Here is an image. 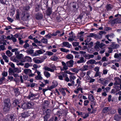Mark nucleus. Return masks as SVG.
Here are the masks:
<instances>
[{
    "label": "nucleus",
    "instance_id": "16",
    "mask_svg": "<svg viewBox=\"0 0 121 121\" xmlns=\"http://www.w3.org/2000/svg\"><path fill=\"white\" fill-rule=\"evenodd\" d=\"M24 59L25 60H22L21 61L23 62H24L25 61L31 62L32 61V60L31 58L29 56H26L25 57Z\"/></svg>",
    "mask_w": 121,
    "mask_h": 121
},
{
    "label": "nucleus",
    "instance_id": "45",
    "mask_svg": "<svg viewBox=\"0 0 121 121\" xmlns=\"http://www.w3.org/2000/svg\"><path fill=\"white\" fill-rule=\"evenodd\" d=\"M37 80H41L43 79V78L41 76V75H37L35 77Z\"/></svg>",
    "mask_w": 121,
    "mask_h": 121
},
{
    "label": "nucleus",
    "instance_id": "59",
    "mask_svg": "<svg viewBox=\"0 0 121 121\" xmlns=\"http://www.w3.org/2000/svg\"><path fill=\"white\" fill-rule=\"evenodd\" d=\"M106 37L109 41L111 42L112 41V40L110 39L109 38V37H111V35H106Z\"/></svg>",
    "mask_w": 121,
    "mask_h": 121
},
{
    "label": "nucleus",
    "instance_id": "61",
    "mask_svg": "<svg viewBox=\"0 0 121 121\" xmlns=\"http://www.w3.org/2000/svg\"><path fill=\"white\" fill-rule=\"evenodd\" d=\"M80 54L78 52L76 55L75 56V58H80Z\"/></svg>",
    "mask_w": 121,
    "mask_h": 121
},
{
    "label": "nucleus",
    "instance_id": "44",
    "mask_svg": "<svg viewBox=\"0 0 121 121\" xmlns=\"http://www.w3.org/2000/svg\"><path fill=\"white\" fill-rule=\"evenodd\" d=\"M45 54H44V55L42 56L41 58H39L41 59V60L42 61V62H43L47 58V56L45 55Z\"/></svg>",
    "mask_w": 121,
    "mask_h": 121
},
{
    "label": "nucleus",
    "instance_id": "22",
    "mask_svg": "<svg viewBox=\"0 0 121 121\" xmlns=\"http://www.w3.org/2000/svg\"><path fill=\"white\" fill-rule=\"evenodd\" d=\"M48 71L45 70L43 72L44 76L47 78L50 77L51 76L50 74Z\"/></svg>",
    "mask_w": 121,
    "mask_h": 121
},
{
    "label": "nucleus",
    "instance_id": "24",
    "mask_svg": "<svg viewBox=\"0 0 121 121\" xmlns=\"http://www.w3.org/2000/svg\"><path fill=\"white\" fill-rule=\"evenodd\" d=\"M24 73L26 74L29 75L30 73H31V70L30 69H26L24 70Z\"/></svg>",
    "mask_w": 121,
    "mask_h": 121
},
{
    "label": "nucleus",
    "instance_id": "42",
    "mask_svg": "<svg viewBox=\"0 0 121 121\" xmlns=\"http://www.w3.org/2000/svg\"><path fill=\"white\" fill-rule=\"evenodd\" d=\"M44 54L47 55L48 56H52L53 54V53L51 52L47 51Z\"/></svg>",
    "mask_w": 121,
    "mask_h": 121
},
{
    "label": "nucleus",
    "instance_id": "50",
    "mask_svg": "<svg viewBox=\"0 0 121 121\" xmlns=\"http://www.w3.org/2000/svg\"><path fill=\"white\" fill-rule=\"evenodd\" d=\"M47 41H48L47 39L44 38H43V39H42L41 41L42 42L45 44L47 43Z\"/></svg>",
    "mask_w": 121,
    "mask_h": 121
},
{
    "label": "nucleus",
    "instance_id": "48",
    "mask_svg": "<svg viewBox=\"0 0 121 121\" xmlns=\"http://www.w3.org/2000/svg\"><path fill=\"white\" fill-rule=\"evenodd\" d=\"M72 44L73 47H76L79 45V43L77 42H74L72 43Z\"/></svg>",
    "mask_w": 121,
    "mask_h": 121
},
{
    "label": "nucleus",
    "instance_id": "11",
    "mask_svg": "<svg viewBox=\"0 0 121 121\" xmlns=\"http://www.w3.org/2000/svg\"><path fill=\"white\" fill-rule=\"evenodd\" d=\"M51 113V111L50 110L48 109L46 111V114L44 117V121H47L48 118L50 117Z\"/></svg>",
    "mask_w": 121,
    "mask_h": 121
},
{
    "label": "nucleus",
    "instance_id": "13",
    "mask_svg": "<svg viewBox=\"0 0 121 121\" xmlns=\"http://www.w3.org/2000/svg\"><path fill=\"white\" fill-rule=\"evenodd\" d=\"M39 58L38 57H35L33 59V61L35 63L37 64L42 63V61L41 60V59H38Z\"/></svg>",
    "mask_w": 121,
    "mask_h": 121
},
{
    "label": "nucleus",
    "instance_id": "41",
    "mask_svg": "<svg viewBox=\"0 0 121 121\" xmlns=\"http://www.w3.org/2000/svg\"><path fill=\"white\" fill-rule=\"evenodd\" d=\"M69 78L70 81L72 82V81H74L73 80L75 79L76 77L73 75H71L70 76Z\"/></svg>",
    "mask_w": 121,
    "mask_h": 121
},
{
    "label": "nucleus",
    "instance_id": "21",
    "mask_svg": "<svg viewBox=\"0 0 121 121\" xmlns=\"http://www.w3.org/2000/svg\"><path fill=\"white\" fill-rule=\"evenodd\" d=\"M97 63H97H96V61L95 60L93 59H91L89 60L88 61L86 62V64H96Z\"/></svg>",
    "mask_w": 121,
    "mask_h": 121
},
{
    "label": "nucleus",
    "instance_id": "5",
    "mask_svg": "<svg viewBox=\"0 0 121 121\" xmlns=\"http://www.w3.org/2000/svg\"><path fill=\"white\" fill-rule=\"evenodd\" d=\"M16 118L15 117L13 114L6 116L5 120L6 121H13Z\"/></svg>",
    "mask_w": 121,
    "mask_h": 121
},
{
    "label": "nucleus",
    "instance_id": "6",
    "mask_svg": "<svg viewBox=\"0 0 121 121\" xmlns=\"http://www.w3.org/2000/svg\"><path fill=\"white\" fill-rule=\"evenodd\" d=\"M36 95V94H34L30 92L29 94L28 98L32 100L34 99H38L39 98L38 97H35Z\"/></svg>",
    "mask_w": 121,
    "mask_h": 121
},
{
    "label": "nucleus",
    "instance_id": "1",
    "mask_svg": "<svg viewBox=\"0 0 121 121\" xmlns=\"http://www.w3.org/2000/svg\"><path fill=\"white\" fill-rule=\"evenodd\" d=\"M115 17H117L114 19H110L109 20V22L112 26H113L115 24H118L121 23V15L117 14L115 15Z\"/></svg>",
    "mask_w": 121,
    "mask_h": 121
},
{
    "label": "nucleus",
    "instance_id": "32",
    "mask_svg": "<svg viewBox=\"0 0 121 121\" xmlns=\"http://www.w3.org/2000/svg\"><path fill=\"white\" fill-rule=\"evenodd\" d=\"M71 70L73 72H74L76 73H78L80 70L79 69H78L77 68H73L71 69Z\"/></svg>",
    "mask_w": 121,
    "mask_h": 121
},
{
    "label": "nucleus",
    "instance_id": "37",
    "mask_svg": "<svg viewBox=\"0 0 121 121\" xmlns=\"http://www.w3.org/2000/svg\"><path fill=\"white\" fill-rule=\"evenodd\" d=\"M6 54L9 57L11 56L12 55V53L9 50L7 51L6 52Z\"/></svg>",
    "mask_w": 121,
    "mask_h": 121
},
{
    "label": "nucleus",
    "instance_id": "17",
    "mask_svg": "<svg viewBox=\"0 0 121 121\" xmlns=\"http://www.w3.org/2000/svg\"><path fill=\"white\" fill-rule=\"evenodd\" d=\"M52 13V9L50 7L48 8L46 11V13L47 16H49L51 15Z\"/></svg>",
    "mask_w": 121,
    "mask_h": 121
},
{
    "label": "nucleus",
    "instance_id": "25",
    "mask_svg": "<svg viewBox=\"0 0 121 121\" xmlns=\"http://www.w3.org/2000/svg\"><path fill=\"white\" fill-rule=\"evenodd\" d=\"M27 104L28 108H32L34 105V104L31 102H28Z\"/></svg>",
    "mask_w": 121,
    "mask_h": 121
},
{
    "label": "nucleus",
    "instance_id": "34",
    "mask_svg": "<svg viewBox=\"0 0 121 121\" xmlns=\"http://www.w3.org/2000/svg\"><path fill=\"white\" fill-rule=\"evenodd\" d=\"M56 84L55 85H54V82H52V86H51L49 88V89L50 90H51V89H53L54 88H55V87L57 85H58V83L57 82H55Z\"/></svg>",
    "mask_w": 121,
    "mask_h": 121
},
{
    "label": "nucleus",
    "instance_id": "3",
    "mask_svg": "<svg viewBox=\"0 0 121 121\" xmlns=\"http://www.w3.org/2000/svg\"><path fill=\"white\" fill-rule=\"evenodd\" d=\"M50 67L45 66L44 68V69L45 70L49 71L52 72H54L56 70V67L54 64H50Z\"/></svg>",
    "mask_w": 121,
    "mask_h": 121
},
{
    "label": "nucleus",
    "instance_id": "47",
    "mask_svg": "<svg viewBox=\"0 0 121 121\" xmlns=\"http://www.w3.org/2000/svg\"><path fill=\"white\" fill-rule=\"evenodd\" d=\"M23 57V55L22 54H20L16 56V57L18 59H21Z\"/></svg>",
    "mask_w": 121,
    "mask_h": 121
},
{
    "label": "nucleus",
    "instance_id": "51",
    "mask_svg": "<svg viewBox=\"0 0 121 121\" xmlns=\"http://www.w3.org/2000/svg\"><path fill=\"white\" fill-rule=\"evenodd\" d=\"M121 56V53H119V54L116 53L114 55V57L115 58H118L120 56Z\"/></svg>",
    "mask_w": 121,
    "mask_h": 121
},
{
    "label": "nucleus",
    "instance_id": "27",
    "mask_svg": "<svg viewBox=\"0 0 121 121\" xmlns=\"http://www.w3.org/2000/svg\"><path fill=\"white\" fill-rule=\"evenodd\" d=\"M29 115V113L27 112H25L21 114V116L22 117L25 118L28 117Z\"/></svg>",
    "mask_w": 121,
    "mask_h": 121
},
{
    "label": "nucleus",
    "instance_id": "31",
    "mask_svg": "<svg viewBox=\"0 0 121 121\" xmlns=\"http://www.w3.org/2000/svg\"><path fill=\"white\" fill-rule=\"evenodd\" d=\"M121 118V117L118 115H116L114 117V119L117 121H120Z\"/></svg>",
    "mask_w": 121,
    "mask_h": 121
},
{
    "label": "nucleus",
    "instance_id": "39",
    "mask_svg": "<svg viewBox=\"0 0 121 121\" xmlns=\"http://www.w3.org/2000/svg\"><path fill=\"white\" fill-rule=\"evenodd\" d=\"M106 33V32L104 31H100L99 33V34L100 35V38H99V39H100L102 38V35L104 34H105Z\"/></svg>",
    "mask_w": 121,
    "mask_h": 121
},
{
    "label": "nucleus",
    "instance_id": "18",
    "mask_svg": "<svg viewBox=\"0 0 121 121\" xmlns=\"http://www.w3.org/2000/svg\"><path fill=\"white\" fill-rule=\"evenodd\" d=\"M73 60H71L67 62L66 63V64L68 67H71L73 66Z\"/></svg>",
    "mask_w": 121,
    "mask_h": 121
},
{
    "label": "nucleus",
    "instance_id": "14",
    "mask_svg": "<svg viewBox=\"0 0 121 121\" xmlns=\"http://www.w3.org/2000/svg\"><path fill=\"white\" fill-rule=\"evenodd\" d=\"M105 7L107 11H110L112 8L113 6L112 4H108L106 5Z\"/></svg>",
    "mask_w": 121,
    "mask_h": 121
},
{
    "label": "nucleus",
    "instance_id": "8",
    "mask_svg": "<svg viewBox=\"0 0 121 121\" xmlns=\"http://www.w3.org/2000/svg\"><path fill=\"white\" fill-rule=\"evenodd\" d=\"M99 80L101 81V84L104 86H106L108 83L109 82V80H106L105 78H100Z\"/></svg>",
    "mask_w": 121,
    "mask_h": 121
},
{
    "label": "nucleus",
    "instance_id": "15",
    "mask_svg": "<svg viewBox=\"0 0 121 121\" xmlns=\"http://www.w3.org/2000/svg\"><path fill=\"white\" fill-rule=\"evenodd\" d=\"M115 78L117 79L115 81V82L114 83V86L117 85H119L121 83V79L119 78V77L116 78Z\"/></svg>",
    "mask_w": 121,
    "mask_h": 121
},
{
    "label": "nucleus",
    "instance_id": "30",
    "mask_svg": "<svg viewBox=\"0 0 121 121\" xmlns=\"http://www.w3.org/2000/svg\"><path fill=\"white\" fill-rule=\"evenodd\" d=\"M62 65L63 66V69L65 70H66L68 69V66L66 65V63L63 61H62L61 62Z\"/></svg>",
    "mask_w": 121,
    "mask_h": 121
},
{
    "label": "nucleus",
    "instance_id": "36",
    "mask_svg": "<svg viewBox=\"0 0 121 121\" xmlns=\"http://www.w3.org/2000/svg\"><path fill=\"white\" fill-rule=\"evenodd\" d=\"M60 51L63 52L67 53L69 52V49H66L65 48H60Z\"/></svg>",
    "mask_w": 121,
    "mask_h": 121
},
{
    "label": "nucleus",
    "instance_id": "23",
    "mask_svg": "<svg viewBox=\"0 0 121 121\" xmlns=\"http://www.w3.org/2000/svg\"><path fill=\"white\" fill-rule=\"evenodd\" d=\"M66 58L68 60H73V56L71 54H69L66 56Z\"/></svg>",
    "mask_w": 121,
    "mask_h": 121
},
{
    "label": "nucleus",
    "instance_id": "28",
    "mask_svg": "<svg viewBox=\"0 0 121 121\" xmlns=\"http://www.w3.org/2000/svg\"><path fill=\"white\" fill-rule=\"evenodd\" d=\"M73 4L72 5L74 9H75L76 10H77L78 7V4L76 2H73Z\"/></svg>",
    "mask_w": 121,
    "mask_h": 121
},
{
    "label": "nucleus",
    "instance_id": "49",
    "mask_svg": "<svg viewBox=\"0 0 121 121\" xmlns=\"http://www.w3.org/2000/svg\"><path fill=\"white\" fill-rule=\"evenodd\" d=\"M13 42H16L17 41V39L13 35H11V39Z\"/></svg>",
    "mask_w": 121,
    "mask_h": 121
},
{
    "label": "nucleus",
    "instance_id": "38",
    "mask_svg": "<svg viewBox=\"0 0 121 121\" xmlns=\"http://www.w3.org/2000/svg\"><path fill=\"white\" fill-rule=\"evenodd\" d=\"M82 79L81 78L79 77V78L77 79V80L76 83L78 85V87L80 86V84L81 83V81L80 80Z\"/></svg>",
    "mask_w": 121,
    "mask_h": 121
},
{
    "label": "nucleus",
    "instance_id": "19",
    "mask_svg": "<svg viewBox=\"0 0 121 121\" xmlns=\"http://www.w3.org/2000/svg\"><path fill=\"white\" fill-rule=\"evenodd\" d=\"M89 69V66L87 65H84L83 66V67L80 69L79 70L82 71H85Z\"/></svg>",
    "mask_w": 121,
    "mask_h": 121
},
{
    "label": "nucleus",
    "instance_id": "62",
    "mask_svg": "<svg viewBox=\"0 0 121 121\" xmlns=\"http://www.w3.org/2000/svg\"><path fill=\"white\" fill-rule=\"evenodd\" d=\"M75 83V82L74 81H72V82H71V83H68V85L69 86H73L74 85Z\"/></svg>",
    "mask_w": 121,
    "mask_h": 121
},
{
    "label": "nucleus",
    "instance_id": "54",
    "mask_svg": "<svg viewBox=\"0 0 121 121\" xmlns=\"http://www.w3.org/2000/svg\"><path fill=\"white\" fill-rule=\"evenodd\" d=\"M35 43H40L41 42L40 41H38L37 39H36L35 38H34L33 40Z\"/></svg>",
    "mask_w": 121,
    "mask_h": 121
},
{
    "label": "nucleus",
    "instance_id": "7",
    "mask_svg": "<svg viewBox=\"0 0 121 121\" xmlns=\"http://www.w3.org/2000/svg\"><path fill=\"white\" fill-rule=\"evenodd\" d=\"M67 76V74L66 73L62 72L58 74L57 76L60 80H63V78Z\"/></svg>",
    "mask_w": 121,
    "mask_h": 121
},
{
    "label": "nucleus",
    "instance_id": "29",
    "mask_svg": "<svg viewBox=\"0 0 121 121\" xmlns=\"http://www.w3.org/2000/svg\"><path fill=\"white\" fill-rule=\"evenodd\" d=\"M43 16L42 14L38 13L37 14L36 18L37 20L41 19H42Z\"/></svg>",
    "mask_w": 121,
    "mask_h": 121
},
{
    "label": "nucleus",
    "instance_id": "26",
    "mask_svg": "<svg viewBox=\"0 0 121 121\" xmlns=\"http://www.w3.org/2000/svg\"><path fill=\"white\" fill-rule=\"evenodd\" d=\"M2 57L3 59L5 62L7 63L9 62V58L6 56L4 54L2 55Z\"/></svg>",
    "mask_w": 121,
    "mask_h": 121
},
{
    "label": "nucleus",
    "instance_id": "46",
    "mask_svg": "<svg viewBox=\"0 0 121 121\" xmlns=\"http://www.w3.org/2000/svg\"><path fill=\"white\" fill-rule=\"evenodd\" d=\"M58 59V58L56 56H53L51 58V59L52 60L54 61L57 60Z\"/></svg>",
    "mask_w": 121,
    "mask_h": 121
},
{
    "label": "nucleus",
    "instance_id": "35",
    "mask_svg": "<svg viewBox=\"0 0 121 121\" xmlns=\"http://www.w3.org/2000/svg\"><path fill=\"white\" fill-rule=\"evenodd\" d=\"M34 51L32 49H30L26 51V53L29 54H32V55H34V53H33Z\"/></svg>",
    "mask_w": 121,
    "mask_h": 121
},
{
    "label": "nucleus",
    "instance_id": "58",
    "mask_svg": "<svg viewBox=\"0 0 121 121\" xmlns=\"http://www.w3.org/2000/svg\"><path fill=\"white\" fill-rule=\"evenodd\" d=\"M89 102V101L88 100H85L84 102V105L85 106L87 105Z\"/></svg>",
    "mask_w": 121,
    "mask_h": 121
},
{
    "label": "nucleus",
    "instance_id": "20",
    "mask_svg": "<svg viewBox=\"0 0 121 121\" xmlns=\"http://www.w3.org/2000/svg\"><path fill=\"white\" fill-rule=\"evenodd\" d=\"M80 59L77 61V63L78 64L84 63L86 62V60L83 57H81L79 58Z\"/></svg>",
    "mask_w": 121,
    "mask_h": 121
},
{
    "label": "nucleus",
    "instance_id": "60",
    "mask_svg": "<svg viewBox=\"0 0 121 121\" xmlns=\"http://www.w3.org/2000/svg\"><path fill=\"white\" fill-rule=\"evenodd\" d=\"M6 38V36L4 35H2L0 36V39H4Z\"/></svg>",
    "mask_w": 121,
    "mask_h": 121
},
{
    "label": "nucleus",
    "instance_id": "57",
    "mask_svg": "<svg viewBox=\"0 0 121 121\" xmlns=\"http://www.w3.org/2000/svg\"><path fill=\"white\" fill-rule=\"evenodd\" d=\"M18 39L19 41V43L21 44H22L24 43V41L23 40H22V38H19Z\"/></svg>",
    "mask_w": 121,
    "mask_h": 121
},
{
    "label": "nucleus",
    "instance_id": "56",
    "mask_svg": "<svg viewBox=\"0 0 121 121\" xmlns=\"http://www.w3.org/2000/svg\"><path fill=\"white\" fill-rule=\"evenodd\" d=\"M0 49L2 50H4L5 49V46L3 45H1L0 46Z\"/></svg>",
    "mask_w": 121,
    "mask_h": 121
},
{
    "label": "nucleus",
    "instance_id": "4",
    "mask_svg": "<svg viewBox=\"0 0 121 121\" xmlns=\"http://www.w3.org/2000/svg\"><path fill=\"white\" fill-rule=\"evenodd\" d=\"M111 110V107H104L103 109L102 112L104 115H105L109 114V112Z\"/></svg>",
    "mask_w": 121,
    "mask_h": 121
},
{
    "label": "nucleus",
    "instance_id": "52",
    "mask_svg": "<svg viewBox=\"0 0 121 121\" xmlns=\"http://www.w3.org/2000/svg\"><path fill=\"white\" fill-rule=\"evenodd\" d=\"M88 98L91 100H93L94 99V97L92 95H90L89 96Z\"/></svg>",
    "mask_w": 121,
    "mask_h": 121
},
{
    "label": "nucleus",
    "instance_id": "10",
    "mask_svg": "<svg viewBox=\"0 0 121 121\" xmlns=\"http://www.w3.org/2000/svg\"><path fill=\"white\" fill-rule=\"evenodd\" d=\"M45 52V51L43 50H39L36 51L34 53V55L32 56H38L39 54H42Z\"/></svg>",
    "mask_w": 121,
    "mask_h": 121
},
{
    "label": "nucleus",
    "instance_id": "63",
    "mask_svg": "<svg viewBox=\"0 0 121 121\" xmlns=\"http://www.w3.org/2000/svg\"><path fill=\"white\" fill-rule=\"evenodd\" d=\"M8 78L9 80L10 81H12L13 78V76H8Z\"/></svg>",
    "mask_w": 121,
    "mask_h": 121
},
{
    "label": "nucleus",
    "instance_id": "43",
    "mask_svg": "<svg viewBox=\"0 0 121 121\" xmlns=\"http://www.w3.org/2000/svg\"><path fill=\"white\" fill-rule=\"evenodd\" d=\"M116 110L114 109H112L111 107V110L109 112V114H113L115 113Z\"/></svg>",
    "mask_w": 121,
    "mask_h": 121
},
{
    "label": "nucleus",
    "instance_id": "64",
    "mask_svg": "<svg viewBox=\"0 0 121 121\" xmlns=\"http://www.w3.org/2000/svg\"><path fill=\"white\" fill-rule=\"evenodd\" d=\"M29 44L28 43H26L24 45L23 47L24 48H26L28 47H29Z\"/></svg>",
    "mask_w": 121,
    "mask_h": 121
},
{
    "label": "nucleus",
    "instance_id": "40",
    "mask_svg": "<svg viewBox=\"0 0 121 121\" xmlns=\"http://www.w3.org/2000/svg\"><path fill=\"white\" fill-rule=\"evenodd\" d=\"M21 107L23 109H26L28 108L27 104L24 103L21 106Z\"/></svg>",
    "mask_w": 121,
    "mask_h": 121
},
{
    "label": "nucleus",
    "instance_id": "9",
    "mask_svg": "<svg viewBox=\"0 0 121 121\" xmlns=\"http://www.w3.org/2000/svg\"><path fill=\"white\" fill-rule=\"evenodd\" d=\"M73 32H71V33H69V35H70L69 38L68 39V40L69 41H76V40L75 39L76 36L73 35Z\"/></svg>",
    "mask_w": 121,
    "mask_h": 121
},
{
    "label": "nucleus",
    "instance_id": "55",
    "mask_svg": "<svg viewBox=\"0 0 121 121\" xmlns=\"http://www.w3.org/2000/svg\"><path fill=\"white\" fill-rule=\"evenodd\" d=\"M7 72L5 71H4L2 73V75L4 77L7 76Z\"/></svg>",
    "mask_w": 121,
    "mask_h": 121
},
{
    "label": "nucleus",
    "instance_id": "53",
    "mask_svg": "<svg viewBox=\"0 0 121 121\" xmlns=\"http://www.w3.org/2000/svg\"><path fill=\"white\" fill-rule=\"evenodd\" d=\"M86 59H90V55L87 54H85L83 56Z\"/></svg>",
    "mask_w": 121,
    "mask_h": 121
},
{
    "label": "nucleus",
    "instance_id": "2",
    "mask_svg": "<svg viewBox=\"0 0 121 121\" xmlns=\"http://www.w3.org/2000/svg\"><path fill=\"white\" fill-rule=\"evenodd\" d=\"M4 111L5 112H8L11 106L10 100L9 99H6L4 101Z\"/></svg>",
    "mask_w": 121,
    "mask_h": 121
},
{
    "label": "nucleus",
    "instance_id": "33",
    "mask_svg": "<svg viewBox=\"0 0 121 121\" xmlns=\"http://www.w3.org/2000/svg\"><path fill=\"white\" fill-rule=\"evenodd\" d=\"M84 32L83 31L80 32L78 34L77 36V37L78 38L83 37V34H84Z\"/></svg>",
    "mask_w": 121,
    "mask_h": 121
},
{
    "label": "nucleus",
    "instance_id": "12",
    "mask_svg": "<svg viewBox=\"0 0 121 121\" xmlns=\"http://www.w3.org/2000/svg\"><path fill=\"white\" fill-rule=\"evenodd\" d=\"M62 44L63 46L62 47H65L69 48H70L72 46L71 44H70L69 42H63L62 43Z\"/></svg>",
    "mask_w": 121,
    "mask_h": 121
}]
</instances>
